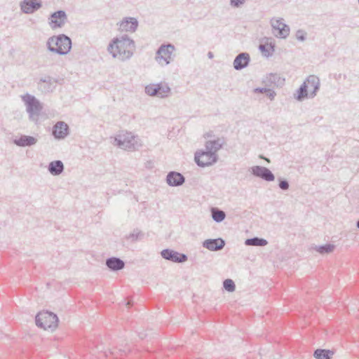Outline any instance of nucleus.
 Masks as SVG:
<instances>
[{"label":"nucleus","instance_id":"nucleus-1","mask_svg":"<svg viewBox=\"0 0 359 359\" xmlns=\"http://www.w3.org/2000/svg\"><path fill=\"white\" fill-rule=\"evenodd\" d=\"M135 49L134 40L126 34L113 38L107 46V51L112 57L122 62L130 60Z\"/></svg>","mask_w":359,"mask_h":359},{"label":"nucleus","instance_id":"nucleus-2","mask_svg":"<svg viewBox=\"0 0 359 359\" xmlns=\"http://www.w3.org/2000/svg\"><path fill=\"white\" fill-rule=\"evenodd\" d=\"M49 51L60 55H67L72 48V39L64 34L50 37L46 43Z\"/></svg>","mask_w":359,"mask_h":359},{"label":"nucleus","instance_id":"nucleus-3","mask_svg":"<svg viewBox=\"0 0 359 359\" xmlns=\"http://www.w3.org/2000/svg\"><path fill=\"white\" fill-rule=\"evenodd\" d=\"M21 99L26 107L29 119L34 123L39 121V115L43 109V105L35 96L26 93L21 95Z\"/></svg>","mask_w":359,"mask_h":359},{"label":"nucleus","instance_id":"nucleus-4","mask_svg":"<svg viewBox=\"0 0 359 359\" xmlns=\"http://www.w3.org/2000/svg\"><path fill=\"white\" fill-rule=\"evenodd\" d=\"M114 144L119 148L135 151L141 147L139 138L131 133L122 132L114 138Z\"/></svg>","mask_w":359,"mask_h":359},{"label":"nucleus","instance_id":"nucleus-5","mask_svg":"<svg viewBox=\"0 0 359 359\" xmlns=\"http://www.w3.org/2000/svg\"><path fill=\"white\" fill-rule=\"evenodd\" d=\"M58 321L57 315L48 311L39 312L35 318L36 325L45 330L54 331L57 327Z\"/></svg>","mask_w":359,"mask_h":359},{"label":"nucleus","instance_id":"nucleus-6","mask_svg":"<svg viewBox=\"0 0 359 359\" xmlns=\"http://www.w3.org/2000/svg\"><path fill=\"white\" fill-rule=\"evenodd\" d=\"M170 88L166 83L149 84L145 87V93L150 96L165 98L169 96Z\"/></svg>","mask_w":359,"mask_h":359},{"label":"nucleus","instance_id":"nucleus-7","mask_svg":"<svg viewBox=\"0 0 359 359\" xmlns=\"http://www.w3.org/2000/svg\"><path fill=\"white\" fill-rule=\"evenodd\" d=\"M217 154H213L208 150H200L195 153L194 160L196 163L201 168L211 165L217 161Z\"/></svg>","mask_w":359,"mask_h":359},{"label":"nucleus","instance_id":"nucleus-8","mask_svg":"<svg viewBox=\"0 0 359 359\" xmlns=\"http://www.w3.org/2000/svg\"><path fill=\"white\" fill-rule=\"evenodd\" d=\"M175 49V46L170 43L161 45L156 51V61L159 63L163 61V65H169L172 60L171 56Z\"/></svg>","mask_w":359,"mask_h":359},{"label":"nucleus","instance_id":"nucleus-9","mask_svg":"<svg viewBox=\"0 0 359 359\" xmlns=\"http://www.w3.org/2000/svg\"><path fill=\"white\" fill-rule=\"evenodd\" d=\"M67 22V13L62 10L52 13L48 19V25L53 29L62 27Z\"/></svg>","mask_w":359,"mask_h":359},{"label":"nucleus","instance_id":"nucleus-10","mask_svg":"<svg viewBox=\"0 0 359 359\" xmlns=\"http://www.w3.org/2000/svg\"><path fill=\"white\" fill-rule=\"evenodd\" d=\"M283 19L272 18L271 25L274 36L281 39H285L290 34V27L283 22Z\"/></svg>","mask_w":359,"mask_h":359},{"label":"nucleus","instance_id":"nucleus-11","mask_svg":"<svg viewBox=\"0 0 359 359\" xmlns=\"http://www.w3.org/2000/svg\"><path fill=\"white\" fill-rule=\"evenodd\" d=\"M138 25V20L133 17L123 18L116 23L117 29L121 32L134 33L137 29Z\"/></svg>","mask_w":359,"mask_h":359},{"label":"nucleus","instance_id":"nucleus-12","mask_svg":"<svg viewBox=\"0 0 359 359\" xmlns=\"http://www.w3.org/2000/svg\"><path fill=\"white\" fill-rule=\"evenodd\" d=\"M252 175L266 182H273L275 180L274 174L266 167L255 165L250 168Z\"/></svg>","mask_w":359,"mask_h":359},{"label":"nucleus","instance_id":"nucleus-13","mask_svg":"<svg viewBox=\"0 0 359 359\" xmlns=\"http://www.w3.org/2000/svg\"><path fill=\"white\" fill-rule=\"evenodd\" d=\"M161 255L163 259L174 263H184L188 260L187 255L168 248L163 250Z\"/></svg>","mask_w":359,"mask_h":359},{"label":"nucleus","instance_id":"nucleus-14","mask_svg":"<svg viewBox=\"0 0 359 359\" xmlns=\"http://www.w3.org/2000/svg\"><path fill=\"white\" fill-rule=\"evenodd\" d=\"M20 7L23 13L32 14L42 7V2L41 0H23Z\"/></svg>","mask_w":359,"mask_h":359},{"label":"nucleus","instance_id":"nucleus-15","mask_svg":"<svg viewBox=\"0 0 359 359\" xmlns=\"http://www.w3.org/2000/svg\"><path fill=\"white\" fill-rule=\"evenodd\" d=\"M69 126L63 121H58L53 128V135L55 139L62 140L69 135Z\"/></svg>","mask_w":359,"mask_h":359},{"label":"nucleus","instance_id":"nucleus-16","mask_svg":"<svg viewBox=\"0 0 359 359\" xmlns=\"http://www.w3.org/2000/svg\"><path fill=\"white\" fill-rule=\"evenodd\" d=\"M202 245L210 251H218L224 248L225 241L222 238L206 239L203 242Z\"/></svg>","mask_w":359,"mask_h":359},{"label":"nucleus","instance_id":"nucleus-17","mask_svg":"<svg viewBox=\"0 0 359 359\" xmlns=\"http://www.w3.org/2000/svg\"><path fill=\"white\" fill-rule=\"evenodd\" d=\"M37 142V138L26 135H20V137H16L13 140V144L20 147H31L36 144Z\"/></svg>","mask_w":359,"mask_h":359},{"label":"nucleus","instance_id":"nucleus-18","mask_svg":"<svg viewBox=\"0 0 359 359\" xmlns=\"http://www.w3.org/2000/svg\"><path fill=\"white\" fill-rule=\"evenodd\" d=\"M166 182L170 187H179L185 182V177L178 172L170 171L166 176Z\"/></svg>","mask_w":359,"mask_h":359},{"label":"nucleus","instance_id":"nucleus-19","mask_svg":"<svg viewBox=\"0 0 359 359\" xmlns=\"http://www.w3.org/2000/svg\"><path fill=\"white\" fill-rule=\"evenodd\" d=\"M304 83L306 85L308 91H310V97L316 96L320 88L319 79L314 75H310Z\"/></svg>","mask_w":359,"mask_h":359},{"label":"nucleus","instance_id":"nucleus-20","mask_svg":"<svg viewBox=\"0 0 359 359\" xmlns=\"http://www.w3.org/2000/svg\"><path fill=\"white\" fill-rule=\"evenodd\" d=\"M250 61V57L248 53H239L234 59L233 65L236 70H241L245 68Z\"/></svg>","mask_w":359,"mask_h":359},{"label":"nucleus","instance_id":"nucleus-21","mask_svg":"<svg viewBox=\"0 0 359 359\" xmlns=\"http://www.w3.org/2000/svg\"><path fill=\"white\" fill-rule=\"evenodd\" d=\"M107 268L111 271H117L125 267V262L118 257H111L107 258L105 262Z\"/></svg>","mask_w":359,"mask_h":359},{"label":"nucleus","instance_id":"nucleus-22","mask_svg":"<svg viewBox=\"0 0 359 359\" xmlns=\"http://www.w3.org/2000/svg\"><path fill=\"white\" fill-rule=\"evenodd\" d=\"M224 143V138L217 137L215 140L207 141L205 144V149L213 154H217V152L222 147Z\"/></svg>","mask_w":359,"mask_h":359},{"label":"nucleus","instance_id":"nucleus-23","mask_svg":"<svg viewBox=\"0 0 359 359\" xmlns=\"http://www.w3.org/2000/svg\"><path fill=\"white\" fill-rule=\"evenodd\" d=\"M259 48L265 57H269L271 56L275 51V43L273 39L266 38L264 43L259 45Z\"/></svg>","mask_w":359,"mask_h":359},{"label":"nucleus","instance_id":"nucleus-24","mask_svg":"<svg viewBox=\"0 0 359 359\" xmlns=\"http://www.w3.org/2000/svg\"><path fill=\"white\" fill-rule=\"evenodd\" d=\"M64 164L60 160H55L50 162L48 166V172L53 176L60 175L64 171Z\"/></svg>","mask_w":359,"mask_h":359},{"label":"nucleus","instance_id":"nucleus-25","mask_svg":"<svg viewBox=\"0 0 359 359\" xmlns=\"http://www.w3.org/2000/svg\"><path fill=\"white\" fill-rule=\"evenodd\" d=\"M284 81L285 79H282L278 74H269L264 81L266 85L274 86H280L283 85Z\"/></svg>","mask_w":359,"mask_h":359},{"label":"nucleus","instance_id":"nucleus-26","mask_svg":"<svg viewBox=\"0 0 359 359\" xmlns=\"http://www.w3.org/2000/svg\"><path fill=\"white\" fill-rule=\"evenodd\" d=\"M52 78L49 76L41 78L39 82V88L43 93L50 92L53 90Z\"/></svg>","mask_w":359,"mask_h":359},{"label":"nucleus","instance_id":"nucleus-27","mask_svg":"<svg viewBox=\"0 0 359 359\" xmlns=\"http://www.w3.org/2000/svg\"><path fill=\"white\" fill-rule=\"evenodd\" d=\"M334 354V351L318 348L314 351L313 357L316 359H332Z\"/></svg>","mask_w":359,"mask_h":359},{"label":"nucleus","instance_id":"nucleus-28","mask_svg":"<svg viewBox=\"0 0 359 359\" xmlns=\"http://www.w3.org/2000/svg\"><path fill=\"white\" fill-rule=\"evenodd\" d=\"M312 248L321 255H325L333 252L335 245L334 244L327 243L323 245H315Z\"/></svg>","mask_w":359,"mask_h":359},{"label":"nucleus","instance_id":"nucleus-29","mask_svg":"<svg viewBox=\"0 0 359 359\" xmlns=\"http://www.w3.org/2000/svg\"><path fill=\"white\" fill-rule=\"evenodd\" d=\"M245 244L246 245L263 247L266 245L268 244V242L264 238L254 237L246 239L245 241Z\"/></svg>","mask_w":359,"mask_h":359},{"label":"nucleus","instance_id":"nucleus-30","mask_svg":"<svg viewBox=\"0 0 359 359\" xmlns=\"http://www.w3.org/2000/svg\"><path fill=\"white\" fill-rule=\"evenodd\" d=\"M211 216L215 222L219 223L225 219L226 213L217 208H212Z\"/></svg>","mask_w":359,"mask_h":359},{"label":"nucleus","instance_id":"nucleus-31","mask_svg":"<svg viewBox=\"0 0 359 359\" xmlns=\"http://www.w3.org/2000/svg\"><path fill=\"white\" fill-rule=\"evenodd\" d=\"M144 236V234L141 231L136 229H134L132 233L126 236L128 240H130L132 242H136L139 240H141Z\"/></svg>","mask_w":359,"mask_h":359},{"label":"nucleus","instance_id":"nucleus-32","mask_svg":"<svg viewBox=\"0 0 359 359\" xmlns=\"http://www.w3.org/2000/svg\"><path fill=\"white\" fill-rule=\"evenodd\" d=\"M308 95V90L306 88V85L303 83V84L299 87L297 90V95L296 97L297 100L299 101H302Z\"/></svg>","mask_w":359,"mask_h":359},{"label":"nucleus","instance_id":"nucleus-33","mask_svg":"<svg viewBox=\"0 0 359 359\" xmlns=\"http://www.w3.org/2000/svg\"><path fill=\"white\" fill-rule=\"evenodd\" d=\"M224 288L229 292H232L236 290V285L231 279H226L223 282Z\"/></svg>","mask_w":359,"mask_h":359},{"label":"nucleus","instance_id":"nucleus-34","mask_svg":"<svg viewBox=\"0 0 359 359\" xmlns=\"http://www.w3.org/2000/svg\"><path fill=\"white\" fill-rule=\"evenodd\" d=\"M278 187L281 190L287 191L289 189L290 184L287 180L282 178V177H278Z\"/></svg>","mask_w":359,"mask_h":359},{"label":"nucleus","instance_id":"nucleus-35","mask_svg":"<svg viewBox=\"0 0 359 359\" xmlns=\"http://www.w3.org/2000/svg\"><path fill=\"white\" fill-rule=\"evenodd\" d=\"M296 38L299 41H304L306 39V33L302 29H299L296 32Z\"/></svg>","mask_w":359,"mask_h":359},{"label":"nucleus","instance_id":"nucleus-36","mask_svg":"<svg viewBox=\"0 0 359 359\" xmlns=\"http://www.w3.org/2000/svg\"><path fill=\"white\" fill-rule=\"evenodd\" d=\"M245 3V0H230V4L235 8H239Z\"/></svg>","mask_w":359,"mask_h":359},{"label":"nucleus","instance_id":"nucleus-37","mask_svg":"<svg viewBox=\"0 0 359 359\" xmlns=\"http://www.w3.org/2000/svg\"><path fill=\"white\" fill-rule=\"evenodd\" d=\"M266 93L267 97H269L271 100H273L276 95L275 91H273L269 88L267 89Z\"/></svg>","mask_w":359,"mask_h":359},{"label":"nucleus","instance_id":"nucleus-38","mask_svg":"<svg viewBox=\"0 0 359 359\" xmlns=\"http://www.w3.org/2000/svg\"><path fill=\"white\" fill-rule=\"evenodd\" d=\"M268 88H257L255 89V93H266Z\"/></svg>","mask_w":359,"mask_h":359},{"label":"nucleus","instance_id":"nucleus-39","mask_svg":"<svg viewBox=\"0 0 359 359\" xmlns=\"http://www.w3.org/2000/svg\"><path fill=\"white\" fill-rule=\"evenodd\" d=\"M138 336L141 339H144L146 337H147V334L144 333V332H139L138 333Z\"/></svg>","mask_w":359,"mask_h":359},{"label":"nucleus","instance_id":"nucleus-40","mask_svg":"<svg viewBox=\"0 0 359 359\" xmlns=\"http://www.w3.org/2000/svg\"><path fill=\"white\" fill-rule=\"evenodd\" d=\"M208 57L210 59H212L214 57V55L212 52H208Z\"/></svg>","mask_w":359,"mask_h":359},{"label":"nucleus","instance_id":"nucleus-41","mask_svg":"<svg viewBox=\"0 0 359 359\" xmlns=\"http://www.w3.org/2000/svg\"><path fill=\"white\" fill-rule=\"evenodd\" d=\"M132 304H133V303H132V302L130 300H128L127 304H126V305L128 306H131Z\"/></svg>","mask_w":359,"mask_h":359},{"label":"nucleus","instance_id":"nucleus-42","mask_svg":"<svg viewBox=\"0 0 359 359\" xmlns=\"http://www.w3.org/2000/svg\"><path fill=\"white\" fill-rule=\"evenodd\" d=\"M356 227L359 229V219L356 222Z\"/></svg>","mask_w":359,"mask_h":359},{"label":"nucleus","instance_id":"nucleus-43","mask_svg":"<svg viewBox=\"0 0 359 359\" xmlns=\"http://www.w3.org/2000/svg\"><path fill=\"white\" fill-rule=\"evenodd\" d=\"M341 78V75L338 76V80Z\"/></svg>","mask_w":359,"mask_h":359},{"label":"nucleus","instance_id":"nucleus-44","mask_svg":"<svg viewBox=\"0 0 359 359\" xmlns=\"http://www.w3.org/2000/svg\"><path fill=\"white\" fill-rule=\"evenodd\" d=\"M358 4H359V0H358Z\"/></svg>","mask_w":359,"mask_h":359}]
</instances>
